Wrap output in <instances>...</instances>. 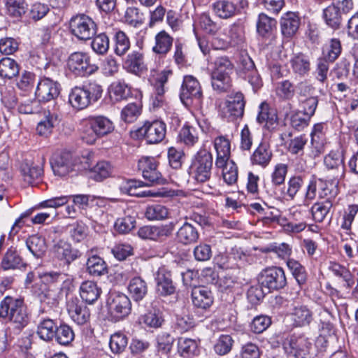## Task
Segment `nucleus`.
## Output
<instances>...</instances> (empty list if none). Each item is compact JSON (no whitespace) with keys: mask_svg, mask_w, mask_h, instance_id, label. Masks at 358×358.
<instances>
[{"mask_svg":"<svg viewBox=\"0 0 358 358\" xmlns=\"http://www.w3.org/2000/svg\"><path fill=\"white\" fill-rule=\"evenodd\" d=\"M0 318L13 326L8 327L9 337L13 338V334L18 335L27 326L30 315L22 299L7 296L0 302Z\"/></svg>","mask_w":358,"mask_h":358,"instance_id":"nucleus-1","label":"nucleus"},{"mask_svg":"<svg viewBox=\"0 0 358 358\" xmlns=\"http://www.w3.org/2000/svg\"><path fill=\"white\" fill-rule=\"evenodd\" d=\"M212 86L214 90H227L231 85L230 75L234 65L227 57H217L213 63Z\"/></svg>","mask_w":358,"mask_h":358,"instance_id":"nucleus-2","label":"nucleus"},{"mask_svg":"<svg viewBox=\"0 0 358 358\" xmlns=\"http://www.w3.org/2000/svg\"><path fill=\"white\" fill-rule=\"evenodd\" d=\"M212 167V154L205 149H201L192 158L189 173L198 182H204L210 179Z\"/></svg>","mask_w":358,"mask_h":358,"instance_id":"nucleus-3","label":"nucleus"},{"mask_svg":"<svg viewBox=\"0 0 358 358\" xmlns=\"http://www.w3.org/2000/svg\"><path fill=\"white\" fill-rule=\"evenodd\" d=\"M245 100L240 91H229L221 110L222 117L229 122L242 118L244 114Z\"/></svg>","mask_w":358,"mask_h":358,"instance_id":"nucleus-4","label":"nucleus"},{"mask_svg":"<svg viewBox=\"0 0 358 358\" xmlns=\"http://www.w3.org/2000/svg\"><path fill=\"white\" fill-rule=\"evenodd\" d=\"M259 282L267 292H271L284 288L287 285V278L282 268L271 266L264 269L260 273Z\"/></svg>","mask_w":358,"mask_h":358,"instance_id":"nucleus-5","label":"nucleus"},{"mask_svg":"<svg viewBox=\"0 0 358 358\" xmlns=\"http://www.w3.org/2000/svg\"><path fill=\"white\" fill-rule=\"evenodd\" d=\"M157 162L152 157H142L138 162V169L141 171L145 185H162L166 182L162 173L157 169Z\"/></svg>","mask_w":358,"mask_h":358,"instance_id":"nucleus-6","label":"nucleus"},{"mask_svg":"<svg viewBox=\"0 0 358 358\" xmlns=\"http://www.w3.org/2000/svg\"><path fill=\"white\" fill-rule=\"evenodd\" d=\"M79 159L69 152L55 153L50 159L53 172L59 176H65L76 170Z\"/></svg>","mask_w":358,"mask_h":358,"instance_id":"nucleus-7","label":"nucleus"},{"mask_svg":"<svg viewBox=\"0 0 358 358\" xmlns=\"http://www.w3.org/2000/svg\"><path fill=\"white\" fill-rule=\"evenodd\" d=\"M72 34L80 40L91 38L96 31V25L92 18L80 15L73 17L70 22Z\"/></svg>","mask_w":358,"mask_h":358,"instance_id":"nucleus-8","label":"nucleus"},{"mask_svg":"<svg viewBox=\"0 0 358 358\" xmlns=\"http://www.w3.org/2000/svg\"><path fill=\"white\" fill-rule=\"evenodd\" d=\"M138 136L145 138L150 144L158 143L165 138L166 124L161 120L147 121L136 131Z\"/></svg>","mask_w":358,"mask_h":358,"instance_id":"nucleus-9","label":"nucleus"},{"mask_svg":"<svg viewBox=\"0 0 358 358\" xmlns=\"http://www.w3.org/2000/svg\"><path fill=\"white\" fill-rule=\"evenodd\" d=\"M68 69L76 76H85L94 72L96 67L90 63L89 56L82 52L72 53L67 60Z\"/></svg>","mask_w":358,"mask_h":358,"instance_id":"nucleus-10","label":"nucleus"},{"mask_svg":"<svg viewBox=\"0 0 358 358\" xmlns=\"http://www.w3.org/2000/svg\"><path fill=\"white\" fill-rule=\"evenodd\" d=\"M108 306L111 315L117 320L125 318L131 311V300L122 293L113 294Z\"/></svg>","mask_w":358,"mask_h":358,"instance_id":"nucleus-11","label":"nucleus"},{"mask_svg":"<svg viewBox=\"0 0 358 358\" xmlns=\"http://www.w3.org/2000/svg\"><path fill=\"white\" fill-rule=\"evenodd\" d=\"M324 163L329 171V177L339 180L344 177L345 165L343 152L331 151L324 159Z\"/></svg>","mask_w":358,"mask_h":358,"instance_id":"nucleus-12","label":"nucleus"},{"mask_svg":"<svg viewBox=\"0 0 358 358\" xmlns=\"http://www.w3.org/2000/svg\"><path fill=\"white\" fill-rule=\"evenodd\" d=\"M67 310L71 320L78 325L85 324L90 320V309L78 298H71L68 301Z\"/></svg>","mask_w":358,"mask_h":358,"instance_id":"nucleus-13","label":"nucleus"},{"mask_svg":"<svg viewBox=\"0 0 358 358\" xmlns=\"http://www.w3.org/2000/svg\"><path fill=\"white\" fill-rule=\"evenodd\" d=\"M312 343L304 336L291 337L290 340L284 344L286 353L296 358H305L309 352Z\"/></svg>","mask_w":358,"mask_h":358,"instance_id":"nucleus-14","label":"nucleus"},{"mask_svg":"<svg viewBox=\"0 0 358 358\" xmlns=\"http://www.w3.org/2000/svg\"><path fill=\"white\" fill-rule=\"evenodd\" d=\"M155 280L156 282L157 293L162 296H166L173 294L176 291V287L173 285L171 274L164 267H161L155 273Z\"/></svg>","mask_w":358,"mask_h":358,"instance_id":"nucleus-15","label":"nucleus"},{"mask_svg":"<svg viewBox=\"0 0 358 358\" xmlns=\"http://www.w3.org/2000/svg\"><path fill=\"white\" fill-rule=\"evenodd\" d=\"M71 91L69 96V103L78 109L85 108L92 101H96L100 96L102 91Z\"/></svg>","mask_w":358,"mask_h":358,"instance_id":"nucleus-16","label":"nucleus"},{"mask_svg":"<svg viewBox=\"0 0 358 358\" xmlns=\"http://www.w3.org/2000/svg\"><path fill=\"white\" fill-rule=\"evenodd\" d=\"M53 251L57 258L64 260L68 267L72 262L80 256L78 250L73 249L70 243L63 240H59L55 244Z\"/></svg>","mask_w":358,"mask_h":358,"instance_id":"nucleus-17","label":"nucleus"},{"mask_svg":"<svg viewBox=\"0 0 358 358\" xmlns=\"http://www.w3.org/2000/svg\"><path fill=\"white\" fill-rule=\"evenodd\" d=\"M212 292L206 287H195L192 291V301L193 305L201 309L206 310L213 303Z\"/></svg>","mask_w":358,"mask_h":358,"instance_id":"nucleus-18","label":"nucleus"},{"mask_svg":"<svg viewBox=\"0 0 358 358\" xmlns=\"http://www.w3.org/2000/svg\"><path fill=\"white\" fill-rule=\"evenodd\" d=\"M280 23L282 34L286 38H292L297 32L301 20L297 13L287 12L281 17Z\"/></svg>","mask_w":358,"mask_h":358,"instance_id":"nucleus-19","label":"nucleus"},{"mask_svg":"<svg viewBox=\"0 0 358 358\" xmlns=\"http://www.w3.org/2000/svg\"><path fill=\"white\" fill-rule=\"evenodd\" d=\"M176 237L179 243L189 245L198 241L199 233L193 224L185 222L177 231Z\"/></svg>","mask_w":358,"mask_h":358,"instance_id":"nucleus-20","label":"nucleus"},{"mask_svg":"<svg viewBox=\"0 0 358 358\" xmlns=\"http://www.w3.org/2000/svg\"><path fill=\"white\" fill-rule=\"evenodd\" d=\"M57 327L55 320L50 318L42 319L37 324L36 334L41 340L50 342L54 339Z\"/></svg>","mask_w":358,"mask_h":358,"instance_id":"nucleus-21","label":"nucleus"},{"mask_svg":"<svg viewBox=\"0 0 358 358\" xmlns=\"http://www.w3.org/2000/svg\"><path fill=\"white\" fill-rule=\"evenodd\" d=\"M101 293V289L94 281H85L80 287V297L89 304L94 303L99 298Z\"/></svg>","mask_w":358,"mask_h":358,"instance_id":"nucleus-22","label":"nucleus"},{"mask_svg":"<svg viewBox=\"0 0 358 358\" xmlns=\"http://www.w3.org/2000/svg\"><path fill=\"white\" fill-rule=\"evenodd\" d=\"M214 147L217 152L215 165L222 166L225 161L229 160V141L224 136L217 137L214 141Z\"/></svg>","mask_w":358,"mask_h":358,"instance_id":"nucleus-23","label":"nucleus"},{"mask_svg":"<svg viewBox=\"0 0 358 358\" xmlns=\"http://www.w3.org/2000/svg\"><path fill=\"white\" fill-rule=\"evenodd\" d=\"M173 38L165 31H161L155 37V45L152 51L157 55L165 56L173 45Z\"/></svg>","mask_w":358,"mask_h":358,"instance_id":"nucleus-24","label":"nucleus"},{"mask_svg":"<svg viewBox=\"0 0 358 358\" xmlns=\"http://www.w3.org/2000/svg\"><path fill=\"white\" fill-rule=\"evenodd\" d=\"M290 64L293 72L300 76L307 75L310 70V59L303 53L294 55L290 59Z\"/></svg>","mask_w":358,"mask_h":358,"instance_id":"nucleus-25","label":"nucleus"},{"mask_svg":"<svg viewBox=\"0 0 358 358\" xmlns=\"http://www.w3.org/2000/svg\"><path fill=\"white\" fill-rule=\"evenodd\" d=\"M273 154L267 143H260L253 152L251 161L253 164L266 167L270 163Z\"/></svg>","mask_w":358,"mask_h":358,"instance_id":"nucleus-26","label":"nucleus"},{"mask_svg":"<svg viewBox=\"0 0 358 358\" xmlns=\"http://www.w3.org/2000/svg\"><path fill=\"white\" fill-rule=\"evenodd\" d=\"M342 15L343 14L331 3L322 11V17L325 23L334 29L340 28L343 20Z\"/></svg>","mask_w":358,"mask_h":358,"instance_id":"nucleus-27","label":"nucleus"},{"mask_svg":"<svg viewBox=\"0 0 358 358\" xmlns=\"http://www.w3.org/2000/svg\"><path fill=\"white\" fill-rule=\"evenodd\" d=\"M88 120L100 137L106 136L114 130L115 127L113 122L105 116H91Z\"/></svg>","mask_w":358,"mask_h":358,"instance_id":"nucleus-28","label":"nucleus"},{"mask_svg":"<svg viewBox=\"0 0 358 358\" xmlns=\"http://www.w3.org/2000/svg\"><path fill=\"white\" fill-rule=\"evenodd\" d=\"M126 68L131 72L138 73L146 69L143 53L140 50H134L129 53L124 62Z\"/></svg>","mask_w":358,"mask_h":358,"instance_id":"nucleus-29","label":"nucleus"},{"mask_svg":"<svg viewBox=\"0 0 358 358\" xmlns=\"http://www.w3.org/2000/svg\"><path fill=\"white\" fill-rule=\"evenodd\" d=\"M128 289L134 301H140L148 293V285L141 278L135 277L130 280Z\"/></svg>","mask_w":358,"mask_h":358,"instance_id":"nucleus-30","label":"nucleus"},{"mask_svg":"<svg viewBox=\"0 0 358 358\" xmlns=\"http://www.w3.org/2000/svg\"><path fill=\"white\" fill-rule=\"evenodd\" d=\"M292 320L296 327H306L313 320L312 312L305 306H296L292 314Z\"/></svg>","mask_w":358,"mask_h":358,"instance_id":"nucleus-31","label":"nucleus"},{"mask_svg":"<svg viewBox=\"0 0 358 358\" xmlns=\"http://www.w3.org/2000/svg\"><path fill=\"white\" fill-rule=\"evenodd\" d=\"M58 123L59 120L57 115L48 112L38 123L36 132L41 136L47 137L52 132L54 127L58 124Z\"/></svg>","mask_w":358,"mask_h":358,"instance_id":"nucleus-32","label":"nucleus"},{"mask_svg":"<svg viewBox=\"0 0 358 358\" xmlns=\"http://www.w3.org/2000/svg\"><path fill=\"white\" fill-rule=\"evenodd\" d=\"M259 124H264L268 129H272L277 124V116L269 112L268 104L264 101L259 106V113L257 117Z\"/></svg>","mask_w":358,"mask_h":358,"instance_id":"nucleus-33","label":"nucleus"},{"mask_svg":"<svg viewBox=\"0 0 358 358\" xmlns=\"http://www.w3.org/2000/svg\"><path fill=\"white\" fill-rule=\"evenodd\" d=\"M324 124L318 123L314 125L310 134L311 145L313 147V155L317 157L320 155L324 145Z\"/></svg>","mask_w":358,"mask_h":358,"instance_id":"nucleus-34","label":"nucleus"},{"mask_svg":"<svg viewBox=\"0 0 358 358\" xmlns=\"http://www.w3.org/2000/svg\"><path fill=\"white\" fill-rule=\"evenodd\" d=\"M21 171L24 180L31 185H35V180L40 179L43 173L41 166L27 162L22 164Z\"/></svg>","mask_w":358,"mask_h":358,"instance_id":"nucleus-35","label":"nucleus"},{"mask_svg":"<svg viewBox=\"0 0 358 358\" xmlns=\"http://www.w3.org/2000/svg\"><path fill=\"white\" fill-rule=\"evenodd\" d=\"M329 269L334 275L343 280L345 282L343 286L346 289H349L352 287L354 280L352 275L348 268L338 263L331 262L329 263Z\"/></svg>","mask_w":358,"mask_h":358,"instance_id":"nucleus-36","label":"nucleus"},{"mask_svg":"<svg viewBox=\"0 0 358 358\" xmlns=\"http://www.w3.org/2000/svg\"><path fill=\"white\" fill-rule=\"evenodd\" d=\"M26 245L31 253L37 258L41 257L47 249L45 239L38 235L29 237L26 241Z\"/></svg>","mask_w":358,"mask_h":358,"instance_id":"nucleus-37","label":"nucleus"},{"mask_svg":"<svg viewBox=\"0 0 358 358\" xmlns=\"http://www.w3.org/2000/svg\"><path fill=\"white\" fill-rule=\"evenodd\" d=\"M213 10L219 17L227 19L235 15L236 6L228 1H218L213 4Z\"/></svg>","mask_w":358,"mask_h":358,"instance_id":"nucleus-38","label":"nucleus"},{"mask_svg":"<svg viewBox=\"0 0 358 358\" xmlns=\"http://www.w3.org/2000/svg\"><path fill=\"white\" fill-rule=\"evenodd\" d=\"M87 270L91 275L101 276L107 273L106 262L99 257L94 255L87 261Z\"/></svg>","mask_w":358,"mask_h":358,"instance_id":"nucleus-39","label":"nucleus"},{"mask_svg":"<svg viewBox=\"0 0 358 358\" xmlns=\"http://www.w3.org/2000/svg\"><path fill=\"white\" fill-rule=\"evenodd\" d=\"M19 73L17 62L10 58L4 57L0 60V76L5 78H12Z\"/></svg>","mask_w":358,"mask_h":358,"instance_id":"nucleus-40","label":"nucleus"},{"mask_svg":"<svg viewBox=\"0 0 358 358\" xmlns=\"http://www.w3.org/2000/svg\"><path fill=\"white\" fill-rule=\"evenodd\" d=\"M75 334L72 328L66 324L57 327L54 338L62 345H68L74 340Z\"/></svg>","mask_w":358,"mask_h":358,"instance_id":"nucleus-41","label":"nucleus"},{"mask_svg":"<svg viewBox=\"0 0 358 358\" xmlns=\"http://www.w3.org/2000/svg\"><path fill=\"white\" fill-rule=\"evenodd\" d=\"M332 206V201L315 203L311 208L313 219L317 222H322L329 215Z\"/></svg>","mask_w":358,"mask_h":358,"instance_id":"nucleus-42","label":"nucleus"},{"mask_svg":"<svg viewBox=\"0 0 358 358\" xmlns=\"http://www.w3.org/2000/svg\"><path fill=\"white\" fill-rule=\"evenodd\" d=\"M222 169V176L224 182L231 185L236 182L238 179V168L232 160L224 162L222 166H217Z\"/></svg>","mask_w":358,"mask_h":358,"instance_id":"nucleus-43","label":"nucleus"},{"mask_svg":"<svg viewBox=\"0 0 358 358\" xmlns=\"http://www.w3.org/2000/svg\"><path fill=\"white\" fill-rule=\"evenodd\" d=\"M21 264L22 259L16 250L13 248H9L2 259V268L3 270L15 269L20 267Z\"/></svg>","mask_w":358,"mask_h":358,"instance_id":"nucleus-44","label":"nucleus"},{"mask_svg":"<svg viewBox=\"0 0 358 358\" xmlns=\"http://www.w3.org/2000/svg\"><path fill=\"white\" fill-rule=\"evenodd\" d=\"M143 322L148 327L158 328L164 322L162 312L155 307H152L147 313L142 317Z\"/></svg>","mask_w":358,"mask_h":358,"instance_id":"nucleus-45","label":"nucleus"},{"mask_svg":"<svg viewBox=\"0 0 358 358\" xmlns=\"http://www.w3.org/2000/svg\"><path fill=\"white\" fill-rule=\"evenodd\" d=\"M111 171L110 164L108 162L101 161L90 169V177L96 181H102L111 174Z\"/></svg>","mask_w":358,"mask_h":358,"instance_id":"nucleus-46","label":"nucleus"},{"mask_svg":"<svg viewBox=\"0 0 358 358\" xmlns=\"http://www.w3.org/2000/svg\"><path fill=\"white\" fill-rule=\"evenodd\" d=\"M287 265L298 284L299 285H303L307 280V274L304 266L294 259H288Z\"/></svg>","mask_w":358,"mask_h":358,"instance_id":"nucleus-47","label":"nucleus"},{"mask_svg":"<svg viewBox=\"0 0 358 358\" xmlns=\"http://www.w3.org/2000/svg\"><path fill=\"white\" fill-rule=\"evenodd\" d=\"M145 185V182L140 180H131L127 182V186L121 187V189L129 195H136L138 197L156 196L157 193L151 191L136 192L138 187Z\"/></svg>","mask_w":358,"mask_h":358,"instance_id":"nucleus-48","label":"nucleus"},{"mask_svg":"<svg viewBox=\"0 0 358 358\" xmlns=\"http://www.w3.org/2000/svg\"><path fill=\"white\" fill-rule=\"evenodd\" d=\"M145 215L149 220H162L168 217L169 210L164 206L154 204L147 207Z\"/></svg>","mask_w":358,"mask_h":358,"instance_id":"nucleus-49","label":"nucleus"},{"mask_svg":"<svg viewBox=\"0 0 358 358\" xmlns=\"http://www.w3.org/2000/svg\"><path fill=\"white\" fill-rule=\"evenodd\" d=\"M178 352L182 357L194 355L197 352V343L196 341L187 338H180L178 342Z\"/></svg>","mask_w":358,"mask_h":358,"instance_id":"nucleus-50","label":"nucleus"},{"mask_svg":"<svg viewBox=\"0 0 358 358\" xmlns=\"http://www.w3.org/2000/svg\"><path fill=\"white\" fill-rule=\"evenodd\" d=\"M127 344V337L121 332L115 333L110 336L109 345L113 353L119 354L122 352Z\"/></svg>","mask_w":358,"mask_h":358,"instance_id":"nucleus-51","label":"nucleus"},{"mask_svg":"<svg viewBox=\"0 0 358 358\" xmlns=\"http://www.w3.org/2000/svg\"><path fill=\"white\" fill-rule=\"evenodd\" d=\"M6 6L8 13L15 17H21L27 9L24 0H6Z\"/></svg>","mask_w":358,"mask_h":358,"instance_id":"nucleus-52","label":"nucleus"},{"mask_svg":"<svg viewBox=\"0 0 358 358\" xmlns=\"http://www.w3.org/2000/svg\"><path fill=\"white\" fill-rule=\"evenodd\" d=\"M167 157L170 166L173 169H179L182 167L185 153L181 149L171 147L168 149Z\"/></svg>","mask_w":358,"mask_h":358,"instance_id":"nucleus-53","label":"nucleus"},{"mask_svg":"<svg viewBox=\"0 0 358 358\" xmlns=\"http://www.w3.org/2000/svg\"><path fill=\"white\" fill-rule=\"evenodd\" d=\"M233 344L234 340L231 336L221 335L214 345V350L219 355H224L231 351Z\"/></svg>","mask_w":358,"mask_h":358,"instance_id":"nucleus-54","label":"nucleus"},{"mask_svg":"<svg viewBox=\"0 0 358 358\" xmlns=\"http://www.w3.org/2000/svg\"><path fill=\"white\" fill-rule=\"evenodd\" d=\"M141 115V108L134 103L127 104L121 111V119L127 123L134 122Z\"/></svg>","mask_w":358,"mask_h":358,"instance_id":"nucleus-55","label":"nucleus"},{"mask_svg":"<svg viewBox=\"0 0 358 358\" xmlns=\"http://www.w3.org/2000/svg\"><path fill=\"white\" fill-rule=\"evenodd\" d=\"M115 49L117 55H124L130 48V41L127 36L122 31H119L115 36Z\"/></svg>","mask_w":358,"mask_h":358,"instance_id":"nucleus-56","label":"nucleus"},{"mask_svg":"<svg viewBox=\"0 0 358 358\" xmlns=\"http://www.w3.org/2000/svg\"><path fill=\"white\" fill-rule=\"evenodd\" d=\"M91 45L96 53L103 55L108 50L109 38L105 34H100L94 38Z\"/></svg>","mask_w":358,"mask_h":358,"instance_id":"nucleus-57","label":"nucleus"},{"mask_svg":"<svg viewBox=\"0 0 358 358\" xmlns=\"http://www.w3.org/2000/svg\"><path fill=\"white\" fill-rule=\"evenodd\" d=\"M136 226V219L132 216L118 218L115 222V229L119 233L127 234Z\"/></svg>","mask_w":358,"mask_h":358,"instance_id":"nucleus-58","label":"nucleus"},{"mask_svg":"<svg viewBox=\"0 0 358 358\" xmlns=\"http://www.w3.org/2000/svg\"><path fill=\"white\" fill-rule=\"evenodd\" d=\"M275 21L264 13L259 15L257 23V29L259 34L264 36L271 31L272 27L275 25Z\"/></svg>","mask_w":358,"mask_h":358,"instance_id":"nucleus-59","label":"nucleus"},{"mask_svg":"<svg viewBox=\"0 0 358 358\" xmlns=\"http://www.w3.org/2000/svg\"><path fill=\"white\" fill-rule=\"evenodd\" d=\"M341 43L339 39L332 38L327 45L324 52L330 62L335 61L341 52Z\"/></svg>","mask_w":358,"mask_h":358,"instance_id":"nucleus-60","label":"nucleus"},{"mask_svg":"<svg viewBox=\"0 0 358 358\" xmlns=\"http://www.w3.org/2000/svg\"><path fill=\"white\" fill-rule=\"evenodd\" d=\"M49 12L48 6L40 2L33 3L29 9L28 15L30 19L38 21L44 17Z\"/></svg>","mask_w":358,"mask_h":358,"instance_id":"nucleus-61","label":"nucleus"},{"mask_svg":"<svg viewBox=\"0 0 358 358\" xmlns=\"http://www.w3.org/2000/svg\"><path fill=\"white\" fill-rule=\"evenodd\" d=\"M271 324L270 317L266 315H259L253 319L250 327L252 332L260 334L265 331Z\"/></svg>","mask_w":358,"mask_h":358,"instance_id":"nucleus-62","label":"nucleus"},{"mask_svg":"<svg viewBox=\"0 0 358 358\" xmlns=\"http://www.w3.org/2000/svg\"><path fill=\"white\" fill-rule=\"evenodd\" d=\"M307 142L308 138L305 135L296 136L290 140L288 150L293 155H301Z\"/></svg>","mask_w":358,"mask_h":358,"instance_id":"nucleus-63","label":"nucleus"},{"mask_svg":"<svg viewBox=\"0 0 358 358\" xmlns=\"http://www.w3.org/2000/svg\"><path fill=\"white\" fill-rule=\"evenodd\" d=\"M180 140L187 145L192 146L198 141L196 129L192 127H183L180 132Z\"/></svg>","mask_w":358,"mask_h":358,"instance_id":"nucleus-64","label":"nucleus"}]
</instances>
